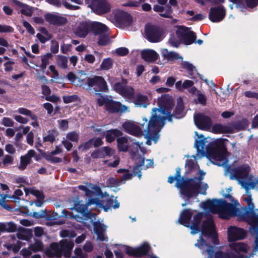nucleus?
<instances>
[{"instance_id":"f3484780","label":"nucleus","mask_w":258,"mask_h":258,"mask_svg":"<svg viewBox=\"0 0 258 258\" xmlns=\"http://www.w3.org/2000/svg\"><path fill=\"white\" fill-rule=\"evenodd\" d=\"M45 20L50 24L56 26H62L67 24V18L57 13H47L44 15Z\"/></svg>"},{"instance_id":"c9c22d12","label":"nucleus","mask_w":258,"mask_h":258,"mask_svg":"<svg viewBox=\"0 0 258 258\" xmlns=\"http://www.w3.org/2000/svg\"><path fill=\"white\" fill-rule=\"evenodd\" d=\"M181 64L182 68L186 70L187 71L188 75L191 76L190 78H193L194 77L192 76L195 74L194 71H197L195 67L188 61H183Z\"/></svg>"},{"instance_id":"13d9d810","label":"nucleus","mask_w":258,"mask_h":258,"mask_svg":"<svg viewBox=\"0 0 258 258\" xmlns=\"http://www.w3.org/2000/svg\"><path fill=\"white\" fill-rule=\"evenodd\" d=\"M159 132L156 131H151V132L149 134H147L148 135V138L150 140H153L154 142L156 143L158 139L159 138Z\"/></svg>"},{"instance_id":"ea45409f","label":"nucleus","mask_w":258,"mask_h":258,"mask_svg":"<svg viewBox=\"0 0 258 258\" xmlns=\"http://www.w3.org/2000/svg\"><path fill=\"white\" fill-rule=\"evenodd\" d=\"M41 155L47 161H49L52 163H57L62 161L61 158L53 157V155H48L45 152H41Z\"/></svg>"},{"instance_id":"79ce46f5","label":"nucleus","mask_w":258,"mask_h":258,"mask_svg":"<svg viewBox=\"0 0 258 258\" xmlns=\"http://www.w3.org/2000/svg\"><path fill=\"white\" fill-rule=\"evenodd\" d=\"M51 56V54L50 53H47L46 55L41 57V63L39 67L43 73H45L46 67L49 63V57Z\"/></svg>"},{"instance_id":"774afa93","label":"nucleus","mask_w":258,"mask_h":258,"mask_svg":"<svg viewBox=\"0 0 258 258\" xmlns=\"http://www.w3.org/2000/svg\"><path fill=\"white\" fill-rule=\"evenodd\" d=\"M144 163L145 158L141 155H138L136 160V165L141 167L144 165Z\"/></svg>"},{"instance_id":"b1692460","label":"nucleus","mask_w":258,"mask_h":258,"mask_svg":"<svg viewBox=\"0 0 258 258\" xmlns=\"http://www.w3.org/2000/svg\"><path fill=\"white\" fill-rule=\"evenodd\" d=\"M74 246V244L73 242L67 240H62L60 242V250L66 257L71 256V251Z\"/></svg>"},{"instance_id":"6e6552de","label":"nucleus","mask_w":258,"mask_h":258,"mask_svg":"<svg viewBox=\"0 0 258 258\" xmlns=\"http://www.w3.org/2000/svg\"><path fill=\"white\" fill-rule=\"evenodd\" d=\"M85 3L98 15L107 13L111 10V6L107 0H85Z\"/></svg>"},{"instance_id":"4c0bfd02","label":"nucleus","mask_w":258,"mask_h":258,"mask_svg":"<svg viewBox=\"0 0 258 258\" xmlns=\"http://www.w3.org/2000/svg\"><path fill=\"white\" fill-rule=\"evenodd\" d=\"M200 138H201L202 139L199 140H197L195 143V147L196 148L197 151L198 152H200L201 150H204L206 143V139L204 138V135H201Z\"/></svg>"},{"instance_id":"cd10ccee","label":"nucleus","mask_w":258,"mask_h":258,"mask_svg":"<svg viewBox=\"0 0 258 258\" xmlns=\"http://www.w3.org/2000/svg\"><path fill=\"white\" fill-rule=\"evenodd\" d=\"M122 135V132L117 128L108 130L106 131L105 135L106 141L111 143L115 141L116 137L121 136Z\"/></svg>"},{"instance_id":"a18cd8bd","label":"nucleus","mask_w":258,"mask_h":258,"mask_svg":"<svg viewBox=\"0 0 258 258\" xmlns=\"http://www.w3.org/2000/svg\"><path fill=\"white\" fill-rule=\"evenodd\" d=\"M106 184L108 187H117L120 184V181L114 177H110L106 181Z\"/></svg>"},{"instance_id":"864d4df0","label":"nucleus","mask_w":258,"mask_h":258,"mask_svg":"<svg viewBox=\"0 0 258 258\" xmlns=\"http://www.w3.org/2000/svg\"><path fill=\"white\" fill-rule=\"evenodd\" d=\"M58 64L62 68L65 69L68 67V59L64 56H61L57 60Z\"/></svg>"},{"instance_id":"49530a36","label":"nucleus","mask_w":258,"mask_h":258,"mask_svg":"<svg viewBox=\"0 0 258 258\" xmlns=\"http://www.w3.org/2000/svg\"><path fill=\"white\" fill-rule=\"evenodd\" d=\"M67 138L69 141L73 142H78L79 139V135L75 131L68 133L66 135Z\"/></svg>"},{"instance_id":"bf43d9fd","label":"nucleus","mask_w":258,"mask_h":258,"mask_svg":"<svg viewBox=\"0 0 258 258\" xmlns=\"http://www.w3.org/2000/svg\"><path fill=\"white\" fill-rule=\"evenodd\" d=\"M215 258H230V253H225L219 250L215 252Z\"/></svg>"},{"instance_id":"f03ea898","label":"nucleus","mask_w":258,"mask_h":258,"mask_svg":"<svg viewBox=\"0 0 258 258\" xmlns=\"http://www.w3.org/2000/svg\"><path fill=\"white\" fill-rule=\"evenodd\" d=\"M175 186L179 189L180 194L190 199L198 193L205 195L208 187L207 184L201 187L200 181H195V178L182 176L181 180L175 183Z\"/></svg>"},{"instance_id":"1a4fd4ad","label":"nucleus","mask_w":258,"mask_h":258,"mask_svg":"<svg viewBox=\"0 0 258 258\" xmlns=\"http://www.w3.org/2000/svg\"><path fill=\"white\" fill-rule=\"evenodd\" d=\"M166 119H167L166 116L158 115L156 113L153 112L149 122L147 118L145 119L147 124L146 128L144 130L145 132L147 134H149L151 131L160 132L161 128L164 125Z\"/></svg>"},{"instance_id":"6ab92c4d","label":"nucleus","mask_w":258,"mask_h":258,"mask_svg":"<svg viewBox=\"0 0 258 258\" xmlns=\"http://www.w3.org/2000/svg\"><path fill=\"white\" fill-rule=\"evenodd\" d=\"M121 126L124 131L130 135L140 137L143 134L141 127L131 121H125Z\"/></svg>"},{"instance_id":"aec40b11","label":"nucleus","mask_w":258,"mask_h":258,"mask_svg":"<svg viewBox=\"0 0 258 258\" xmlns=\"http://www.w3.org/2000/svg\"><path fill=\"white\" fill-rule=\"evenodd\" d=\"M225 15V10L222 6L211 8L209 13V19L213 22H219L222 20Z\"/></svg>"},{"instance_id":"69168bd1","label":"nucleus","mask_w":258,"mask_h":258,"mask_svg":"<svg viewBox=\"0 0 258 258\" xmlns=\"http://www.w3.org/2000/svg\"><path fill=\"white\" fill-rule=\"evenodd\" d=\"M141 167L135 165L133 168V173L134 176L137 175L139 179H141L142 177Z\"/></svg>"},{"instance_id":"39448f33","label":"nucleus","mask_w":258,"mask_h":258,"mask_svg":"<svg viewBox=\"0 0 258 258\" xmlns=\"http://www.w3.org/2000/svg\"><path fill=\"white\" fill-rule=\"evenodd\" d=\"M158 108H154L153 112L158 111L163 115H166L168 121L171 122V112L174 106V102L171 96L168 94H164L158 98L157 101Z\"/></svg>"},{"instance_id":"dca6fc26","label":"nucleus","mask_w":258,"mask_h":258,"mask_svg":"<svg viewBox=\"0 0 258 258\" xmlns=\"http://www.w3.org/2000/svg\"><path fill=\"white\" fill-rule=\"evenodd\" d=\"M115 20L117 26L121 28L129 26L132 22L131 15L126 12L118 11L114 16Z\"/></svg>"},{"instance_id":"de8ad7c7","label":"nucleus","mask_w":258,"mask_h":258,"mask_svg":"<svg viewBox=\"0 0 258 258\" xmlns=\"http://www.w3.org/2000/svg\"><path fill=\"white\" fill-rule=\"evenodd\" d=\"M86 205H87V208L88 206H90L92 205H95L96 206H98L99 207H103V204L98 198H90L88 202L86 203Z\"/></svg>"},{"instance_id":"c756f323","label":"nucleus","mask_w":258,"mask_h":258,"mask_svg":"<svg viewBox=\"0 0 258 258\" xmlns=\"http://www.w3.org/2000/svg\"><path fill=\"white\" fill-rule=\"evenodd\" d=\"M0 223L1 224L0 229L3 230L4 232L9 233L14 232H16L18 229L17 225L13 221Z\"/></svg>"},{"instance_id":"2eb2a0df","label":"nucleus","mask_w":258,"mask_h":258,"mask_svg":"<svg viewBox=\"0 0 258 258\" xmlns=\"http://www.w3.org/2000/svg\"><path fill=\"white\" fill-rule=\"evenodd\" d=\"M91 30V24L87 22L77 23L73 28V33L77 37L85 38Z\"/></svg>"},{"instance_id":"412c9836","label":"nucleus","mask_w":258,"mask_h":258,"mask_svg":"<svg viewBox=\"0 0 258 258\" xmlns=\"http://www.w3.org/2000/svg\"><path fill=\"white\" fill-rule=\"evenodd\" d=\"M133 103L137 107L146 108L149 104V100L147 95L137 93L134 97Z\"/></svg>"},{"instance_id":"09e8293b","label":"nucleus","mask_w":258,"mask_h":258,"mask_svg":"<svg viewBox=\"0 0 258 258\" xmlns=\"http://www.w3.org/2000/svg\"><path fill=\"white\" fill-rule=\"evenodd\" d=\"M95 94L98 96L101 97V98H99L97 99V103L98 105L99 106H102L104 105L106 108V102L107 101H109V99L107 97H103L100 93H96Z\"/></svg>"},{"instance_id":"5fc2aeb1","label":"nucleus","mask_w":258,"mask_h":258,"mask_svg":"<svg viewBox=\"0 0 258 258\" xmlns=\"http://www.w3.org/2000/svg\"><path fill=\"white\" fill-rule=\"evenodd\" d=\"M91 156L93 159L102 158L104 157V155L102 150L98 149L94 151L92 153Z\"/></svg>"},{"instance_id":"7c9ffc66","label":"nucleus","mask_w":258,"mask_h":258,"mask_svg":"<svg viewBox=\"0 0 258 258\" xmlns=\"http://www.w3.org/2000/svg\"><path fill=\"white\" fill-rule=\"evenodd\" d=\"M229 246L231 249L236 252H244L247 251V244L242 242H235V241L230 244Z\"/></svg>"},{"instance_id":"7ed1b4c3","label":"nucleus","mask_w":258,"mask_h":258,"mask_svg":"<svg viewBox=\"0 0 258 258\" xmlns=\"http://www.w3.org/2000/svg\"><path fill=\"white\" fill-rule=\"evenodd\" d=\"M206 152L209 157L217 162L216 164L219 166L224 165L227 161V148L221 139L210 143L206 148Z\"/></svg>"},{"instance_id":"393cba45","label":"nucleus","mask_w":258,"mask_h":258,"mask_svg":"<svg viewBox=\"0 0 258 258\" xmlns=\"http://www.w3.org/2000/svg\"><path fill=\"white\" fill-rule=\"evenodd\" d=\"M214 222L212 218L203 221L202 225V234L206 236L211 235L212 233L215 232Z\"/></svg>"},{"instance_id":"5701e85b","label":"nucleus","mask_w":258,"mask_h":258,"mask_svg":"<svg viewBox=\"0 0 258 258\" xmlns=\"http://www.w3.org/2000/svg\"><path fill=\"white\" fill-rule=\"evenodd\" d=\"M184 109V105L183 100L182 99L179 98L177 100V104L173 113H171V122L172 121L173 117L177 119H180L183 117L184 116L183 113Z\"/></svg>"},{"instance_id":"a878e982","label":"nucleus","mask_w":258,"mask_h":258,"mask_svg":"<svg viewBox=\"0 0 258 258\" xmlns=\"http://www.w3.org/2000/svg\"><path fill=\"white\" fill-rule=\"evenodd\" d=\"M212 132L214 134H232L233 133V128L221 123H215L213 124Z\"/></svg>"},{"instance_id":"37998d69","label":"nucleus","mask_w":258,"mask_h":258,"mask_svg":"<svg viewBox=\"0 0 258 258\" xmlns=\"http://www.w3.org/2000/svg\"><path fill=\"white\" fill-rule=\"evenodd\" d=\"M94 138L89 139L87 142L81 144L78 146L79 150H81L83 151H86L91 149L93 146V141Z\"/></svg>"},{"instance_id":"603ef678","label":"nucleus","mask_w":258,"mask_h":258,"mask_svg":"<svg viewBox=\"0 0 258 258\" xmlns=\"http://www.w3.org/2000/svg\"><path fill=\"white\" fill-rule=\"evenodd\" d=\"M125 251L126 254L128 255L137 257L136 247L133 248L129 246L125 245Z\"/></svg>"},{"instance_id":"a211bd4d","label":"nucleus","mask_w":258,"mask_h":258,"mask_svg":"<svg viewBox=\"0 0 258 258\" xmlns=\"http://www.w3.org/2000/svg\"><path fill=\"white\" fill-rule=\"evenodd\" d=\"M106 110L110 113H123L128 109V107L122 104L120 102L110 99L106 102Z\"/></svg>"},{"instance_id":"4d7b16f0","label":"nucleus","mask_w":258,"mask_h":258,"mask_svg":"<svg viewBox=\"0 0 258 258\" xmlns=\"http://www.w3.org/2000/svg\"><path fill=\"white\" fill-rule=\"evenodd\" d=\"M203 217V214L202 212H199L195 215L193 217V221L192 223L196 224H200L202 219Z\"/></svg>"},{"instance_id":"f8f14e48","label":"nucleus","mask_w":258,"mask_h":258,"mask_svg":"<svg viewBox=\"0 0 258 258\" xmlns=\"http://www.w3.org/2000/svg\"><path fill=\"white\" fill-rule=\"evenodd\" d=\"M227 233L228 240L229 242L242 240L247 235V232L244 229L232 226L228 228Z\"/></svg>"},{"instance_id":"8fccbe9b","label":"nucleus","mask_w":258,"mask_h":258,"mask_svg":"<svg viewBox=\"0 0 258 258\" xmlns=\"http://www.w3.org/2000/svg\"><path fill=\"white\" fill-rule=\"evenodd\" d=\"M79 97L77 95H73L70 96H63L62 99L64 103H69L78 100Z\"/></svg>"},{"instance_id":"9d476101","label":"nucleus","mask_w":258,"mask_h":258,"mask_svg":"<svg viewBox=\"0 0 258 258\" xmlns=\"http://www.w3.org/2000/svg\"><path fill=\"white\" fill-rule=\"evenodd\" d=\"M146 37L151 42H158L163 38V32L159 27L151 25H147L145 28Z\"/></svg>"},{"instance_id":"c85d7f7f","label":"nucleus","mask_w":258,"mask_h":258,"mask_svg":"<svg viewBox=\"0 0 258 258\" xmlns=\"http://www.w3.org/2000/svg\"><path fill=\"white\" fill-rule=\"evenodd\" d=\"M151 246L148 242H144L142 245L136 247L137 257L148 255Z\"/></svg>"},{"instance_id":"58836bf2","label":"nucleus","mask_w":258,"mask_h":258,"mask_svg":"<svg viewBox=\"0 0 258 258\" xmlns=\"http://www.w3.org/2000/svg\"><path fill=\"white\" fill-rule=\"evenodd\" d=\"M182 177L181 175V169L179 167H177L175 175L169 176L167 181L170 184L173 183L175 180H176V182H177L181 180Z\"/></svg>"},{"instance_id":"0e129e2a","label":"nucleus","mask_w":258,"mask_h":258,"mask_svg":"<svg viewBox=\"0 0 258 258\" xmlns=\"http://www.w3.org/2000/svg\"><path fill=\"white\" fill-rule=\"evenodd\" d=\"M31 194L33 196H35L37 199H44V196L42 191H40L38 190H32Z\"/></svg>"},{"instance_id":"e2e57ef3","label":"nucleus","mask_w":258,"mask_h":258,"mask_svg":"<svg viewBox=\"0 0 258 258\" xmlns=\"http://www.w3.org/2000/svg\"><path fill=\"white\" fill-rule=\"evenodd\" d=\"M244 95L247 98H255L258 100V93L250 91H246L244 92Z\"/></svg>"},{"instance_id":"c03bdc74","label":"nucleus","mask_w":258,"mask_h":258,"mask_svg":"<svg viewBox=\"0 0 258 258\" xmlns=\"http://www.w3.org/2000/svg\"><path fill=\"white\" fill-rule=\"evenodd\" d=\"M166 58L169 61H175L177 59H181V61L183 60V57L180 56L179 54L174 51H170L167 53L166 55Z\"/></svg>"},{"instance_id":"473e14b6","label":"nucleus","mask_w":258,"mask_h":258,"mask_svg":"<svg viewBox=\"0 0 258 258\" xmlns=\"http://www.w3.org/2000/svg\"><path fill=\"white\" fill-rule=\"evenodd\" d=\"M14 3L18 6L21 7V13L27 16H31L33 13V10L31 7L23 4L20 2L15 1Z\"/></svg>"},{"instance_id":"9b49d317","label":"nucleus","mask_w":258,"mask_h":258,"mask_svg":"<svg viewBox=\"0 0 258 258\" xmlns=\"http://www.w3.org/2000/svg\"><path fill=\"white\" fill-rule=\"evenodd\" d=\"M194 122L198 128L205 131L210 130L212 124L211 117L202 113L194 115Z\"/></svg>"},{"instance_id":"3c124183","label":"nucleus","mask_w":258,"mask_h":258,"mask_svg":"<svg viewBox=\"0 0 258 258\" xmlns=\"http://www.w3.org/2000/svg\"><path fill=\"white\" fill-rule=\"evenodd\" d=\"M172 9L169 5H166L164 7V11L163 13H161L160 16L165 18H170L171 17Z\"/></svg>"},{"instance_id":"2f4dec72","label":"nucleus","mask_w":258,"mask_h":258,"mask_svg":"<svg viewBox=\"0 0 258 258\" xmlns=\"http://www.w3.org/2000/svg\"><path fill=\"white\" fill-rule=\"evenodd\" d=\"M117 146L119 151L126 152L128 150V146L126 144L128 139L126 137H121L116 139Z\"/></svg>"},{"instance_id":"ddd939ff","label":"nucleus","mask_w":258,"mask_h":258,"mask_svg":"<svg viewBox=\"0 0 258 258\" xmlns=\"http://www.w3.org/2000/svg\"><path fill=\"white\" fill-rule=\"evenodd\" d=\"M250 171V168L248 165L243 164L231 169L230 173L234 179L238 180H245L247 179Z\"/></svg>"},{"instance_id":"6e6d98bb","label":"nucleus","mask_w":258,"mask_h":258,"mask_svg":"<svg viewBox=\"0 0 258 258\" xmlns=\"http://www.w3.org/2000/svg\"><path fill=\"white\" fill-rule=\"evenodd\" d=\"M185 167L187 168V171L185 173V174L189 173L195 168V163L192 160H187L185 163Z\"/></svg>"},{"instance_id":"052dcab7","label":"nucleus","mask_w":258,"mask_h":258,"mask_svg":"<svg viewBox=\"0 0 258 258\" xmlns=\"http://www.w3.org/2000/svg\"><path fill=\"white\" fill-rule=\"evenodd\" d=\"M2 122L5 126L12 127L14 126V124L12 119L6 117L3 118Z\"/></svg>"},{"instance_id":"680f3d73","label":"nucleus","mask_w":258,"mask_h":258,"mask_svg":"<svg viewBox=\"0 0 258 258\" xmlns=\"http://www.w3.org/2000/svg\"><path fill=\"white\" fill-rule=\"evenodd\" d=\"M94 232L96 234L104 232L102 225L100 223H95L94 224Z\"/></svg>"},{"instance_id":"0eeeda50","label":"nucleus","mask_w":258,"mask_h":258,"mask_svg":"<svg viewBox=\"0 0 258 258\" xmlns=\"http://www.w3.org/2000/svg\"><path fill=\"white\" fill-rule=\"evenodd\" d=\"M87 90H93L96 93L107 92L108 88L104 79L99 76L95 75L92 77H86Z\"/></svg>"},{"instance_id":"4468645a","label":"nucleus","mask_w":258,"mask_h":258,"mask_svg":"<svg viewBox=\"0 0 258 258\" xmlns=\"http://www.w3.org/2000/svg\"><path fill=\"white\" fill-rule=\"evenodd\" d=\"M246 216L248 218V224L250 226L249 230L251 234L256 235L254 243L256 248L258 247V216L255 215L253 212L252 213L247 212Z\"/></svg>"},{"instance_id":"e433bc0d","label":"nucleus","mask_w":258,"mask_h":258,"mask_svg":"<svg viewBox=\"0 0 258 258\" xmlns=\"http://www.w3.org/2000/svg\"><path fill=\"white\" fill-rule=\"evenodd\" d=\"M113 64V61L111 58H106L103 59L100 67L102 70H108L112 68Z\"/></svg>"},{"instance_id":"4be33fe9","label":"nucleus","mask_w":258,"mask_h":258,"mask_svg":"<svg viewBox=\"0 0 258 258\" xmlns=\"http://www.w3.org/2000/svg\"><path fill=\"white\" fill-rule=\"evenodd\" d=\"M192 213L188 209H184L180 214L178 219L179 223L186 227H189Z\"/></svg>"},{"instance_id":"a19ab883","label":"nucleus","mask_w":258,"mask_h":258,"mask_svg":"<svg viewBox=\"0 0 258 258\" xmlns=\"http://www.w3.org/2000/svg\"><path fill=\"white\" fill-rule=\"evenodd\" d=\"M29 247L31 250L36 252L42 250L43 244L41 241L38 240L35 241L34 244H31Z\"/></svg>"},{"instance_id":"20e7f679","label":"nucleus","mask_w":258,"mask_h":258,"mask_svg":"<svg viewBox=\"0 0 258 258\" xmlns=\"http://www.w3.org/2000/svg\"><path fill=\"white\" fill-rule=\"evenodd\" d=\"M176 34L177 38L175 36H171L168 42L170 46L178 47L180 43L185 45H189L194 43L196 39V34L187 27L183 26L177 27Z\"/></svg>"},{"instance_id":"f704fd0d","label":"nucleus","mask_w":258,"mask_h":258,"mask_svg":"<svg viewBox=\"0 0 258 258\" xmlns=\"http://www.w3.org/2000/svg\"><path fill=\"white\" fill-rule=\"evenodd\" d=\"M120 95L123 97L132 99L135 96V90L132 87L125 86Z\"/></svg>"},{"instance_id":"bb28decb","label":"nucleus","mask_w":258,"mask_h":258,"mask_svg":"<svg viewBox=\"0 0 258 258\" xmlns=\"http://www.w3.org/2000/svg\"><path fill=\"white\" fill-rule=\"evenodd\" d=\"M142 58L147 62H154L158 57L157 53L153 49H143L141 52Z\"/></svg>"},{"instance_id":"f257e3e1","label":"nucleus","mask_w":258,"mask_h":258,"mask_svg":"<svg viewBox=\"0 0 258 258\" xmlns=\"http://www.w3.org/2000/svg\"><path fill=\"white\" fill-rule=\"evenodd\" d=\"M205 210H208L214 214H219L221 218L226 219L229 216H236L239 209L233 204L228 203L225 200L213 199L203 203Z\"/></svg>"},{"instance_id":"338daca9","label":"nucleus","mask_w":258,"mask_h":258,"mask_svg":"<svg viewBox=\"0 0 258 258\" xmlns=\"http://www.w3.org/2000/svg\"><path fill=\"white\" fill-rule=\"evenodd\" d=\"M23 24L25 28L27 29L28 32L31 34H34L35 33L34 29L31 25L27 21H23Z\"/></svg>"},{"instance_id":"72a5a7b5","label":"nucleus","mask_w":258,"mask_h":258,"mask_svg":"<svg viewBox=\"0 0 258 258\" xmlns=\"http://www.w3.org/2000/svg\"><path fill=\"white\" fill-rule=\"evenodd\" d=\"M82 201H79L77 203L75 204L73 208L71 209H75L77 212L81 213L82 215H85L88 211L87 205L84 204Z\"/></svg>"},{"instance_id":"423d86ee","label":"nucleus","mask_w":258,"mask_h":258,"mask_svg":"<svg viewBox=\"0 0 258 258\" xmlns=\"http://www.w3.org/2000/svg\"><path fill=\"white\" fill-rule=\"evenodd\" d=\"M91 30L96 35H99L98 44L99 46H105L110 42L109 38L108 29L104 24L98 22L91 23Z\"/></svg>"}]
</instances>
